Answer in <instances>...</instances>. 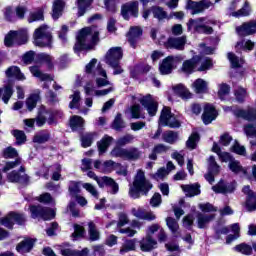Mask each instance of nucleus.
Wrapping results in <instances>:
<instances>
[{
  "mask_svg": "<svg viewBox=\"0 0 256 256\" xmlns=\"http://www.w3.org/2000/svg\"><path fill=\"white\" fill-rule=\"evenodd\" d=\"M99 43V29L95 26L86 27L79 31L74 51H85L93 49Z\"/></svg>",
  "mask_w": 256,
  "mask_h": 256,
  "instance_id": "obj_1",
  "label": "nucleus"
},
{
  "mask_svg": "<svg viewBox=\"0 0 256 256\" xmlns=\"http://www.w3.org/2000/svg\"><path fill=\"white\" fill-rule=\"evenodd\" d=\"M153 189V183L145 176V171L137 170L133 182L129 185L128 195L131 199H139L142 195H147Z\"/></svg>",
  "mask_w": 256,
  "mask_h": 256,
  "instance_id": "obj_2",
  "label": "nucleus"
},
{
  "mask_svg": "<svg viewBox=\"0 0 256 256\" xmlns=\"http://www.w3.org/2000/svg\"><path fill=\"white\" fill-rule=\"evenodd\" d=\"M86 73L96 77L97 87H107V85H111V82L107 80V72L103 69L101 63L97 64V59L95 58L86 65Z\"/></svg>",
  "mask_w": 256,
  "mask_h": 256,
  "instance_id": "obj_3",
  "label": "nucleus"
},
{
  "mask_svg": "<svg viewBox=\"0 0 256 256\" xmlns=\"http://www.w3.org/2000/svg\"><path fill=\"white\" fill-rule=\"evenodd\" d=\"M207 25H215V20H208L207 17H200L197 19H190L187 23L188 31H196V33H204V35H211L213 28Z\"/></svg>",
  "mask_w": 256,
  "mask_h": 256,
  "instance_id": "obj_4",
  "label": "nucleus"
},
{
  "mask_svg": "<svg viewBox=\"0 0 256 256\" xmlns=\"http://www.w3.org/2000/svg\"><path fill=\"white\" fill-rule=\"evenodd\" d=\"M34 45L36 47H51L53 36L49 32L48 25H42L34 31Z\"/></svg>",
  "mask_w": 256,
  "mask_h": 256,
  "instance_id": "obj_5",
  "label": "nucleus"
},
{
  "mask_svg": "<svg viewBox=\"0 0 256 256\" xmlns=\"http://www.w3.org/2000/svg\"><path fill=\"white\" fill-rule=\"evenodd\" d=\"M36 121V125L38 127H43V125L45 123L48 122V125H53V123H55V119L53 118V114L46 110L45 108H42L38 114V117L36 119H25L24 123L27 127H33V125H35V121Z\"/></svg>",
  "mask_w": 256,
  "mask_h": 256,
  "instance_id": "obj_6",
  "label": "nucleus"
},
{
  "mask_svg": "<svg viewBox=\"0 0 256 256\" xmlns=\"http://www.w3.org/2000/svg\"><path fill=\"white\" fill-rule=\"evenodd\" d=\"M29 39V34L27 30L20 31H10V33L5 37L4 43L6 47H11L13 43L17 45H25Z\"/></svg>",
  "mask_w": 256,
  "mask_h": 256,
  "instance_id": "obj_7",
  "label": "nucleus"
},
{
  "mask_svg": "<svg viewBox=\"0 0 256 256\" xmlns=\"http://www.w3.org/2000/svg\"><path fill=\"white\" fill-rule=\"evenodd\" d=\"M228 17H235L239 19L240 17H249L251 15V6L249 2H245L243 7L237 10V1H233L227 9Z\"/></svg>",
  "mask_w": 256,
  "mask_h": 256,
  "instance_id": "obj_8",
  "label": "nucleus"
},
{
  "mask_svg": "<svg viewBox=\"0 0 256 256\" xmlns=\"http://www.w3.org/2000/svg\"><path fill=\"white\" fill-rule=\"evenodd\" d=\"M121 59H123V49L121 47H112L105 55V63L109 67H117Z\"/></svg>",
  "mask_w": 256,
  "mask_h": 256,
  "instance_id": "obj_9",
  "label": "nucleus"
},
{
  "mask_svg": "<svg viewBox=\"0 0 256 256\" xmlns=\"http://www.w3.org/2000/svg\"><path fill=\"white\" fill-rule=\"evenodd\" d=\"M30 213L33 219H37V217H40L41 219H44V221H49V219L55 218V210L50 208H44L42 206H31Z\"/></svg>",
  "mask_w": 256,
  "mask_h": 256,
  "instance_id": "obj_10",
  "label": "nucleus"
},
{
  "mask_svg": "<svg viewBox=\"0 0 256 256\" xmlns=\"http://www.w3.org/2000/svg\"><path fill=\"white\" fill-rule=\"evenodd\" d=\"M121 15L126 21H129L131 17H139V2L131 1L122 5Z\"/></svg>",
  "mask_w": 256,
  "mask_h": 256,
  "instance_id": "obj_11",
  "label": "nucleus"
},
{
  "mask_svg": "<svg viewBox=\"0 0 256 256\" xmlns=\"http://www.w3.org/2000/svg\"><path fill=\"white\" fill-rule=\"evenodd\" d=\"M138 101L143 107L146 108L150 117H155V115H157V109H159V104L157 103L155 98H153V96L147 94L146 96L140 97Z\"/></svg>",
  "mask_w": 256,
  "mask_h": 256,
  "instance_id": "obj_12",
  "label": "nucleus"
},
{
  "mask_svg": "<svg viewBox=\"0 0 256 256\" xmlns=\"http://www.w3.org/2000/svg\"><path fill=\"white\" fill-rule=\"evenodd\" d=\"M160 125H167L168 127H181V123L171 114L169 107H164L160 115Z\"/></svg>",
  "mask_w": 256,
  "mask_h": 256,
  "instance_id": "obj_13",
  "label": "nucleus"
},
{
  "mask_svg": "<svg viewBox=\"0 0 256 256\" xmlns=\"http://www.w3.org/2000/svg\"><path fill=\"white\" fill-rule=\"evenodd\" d=\"M15 223H18V225H23V223H25V217H23L21 214L12 212L1 220V224L8 229H13V225H15Z\"/></svg>",
  "mask_w": 256,
  "mask_h": 256,
  "instance_id": "obj_14",
  "label": "nucleus"
},
{
  "mask_svg": "<svg viewBox=\"0 0 256 256\" xmlns=\"http://www.w3.org/2000/svg\"><path fill=\"white\" fill-rule=\"evenodd\" d=\"M175 67H177V58L168 56L160 64L159 71L161 75H169Z\"/></svg>",
  "mask_w": 256,
  "mask_h": 256,
  "instance_id": "obj_15",
  "label": "nucleus"
},
{
  "mask_svg": "<svg viewBox=\"0 0 256 256\" xmlns=\"http://www.w3.org/2000/svg\"><path fill=\"white\" fill-rule=\"evenodd\" d=\"M30 73H32L33 77H37L40 81H44L43 89H49V83L53 81V77L51 75L42 73L37 66L30 67Z\"/></svg>",
  "mask_w": 256,
  "mask_h": 256,
  "instance_id": "obj_16",
  "label": "nucleus"
},
{
  "mask_svg": "<svg viewBox=\"0 0 256 256\" xmlns=\"http://www.w3.org/2000/svg\"><path fill=\"white\" fill-rule=\"evenodd\" d=\"M236 31L241 37L253 35V33H256V20L243 23L236 28Z\"/></svg>",
  "mask_w": 256,
  "mask_h": 256,
  "instance_id": "obj_17",
  "label": "nucleus"
},
{
  "mask_svg": "<svg viewBox=\"0 0 256 256\" xmlns=\"http://www.w3.org/2000/svg\"><path fill=\"white\" fill-rule=\"evenodd\" d=\"M20 173L12 171L8 174V181L10 183H28L29 182V176L25 174V168H20Z\"/></svg>",
  "mask_w": 256,
  "mask_h": 256,
  "instance_id": "obj_18",
  "label": "nucleus"
},
{
  "mask_svg": "<svg viewBox=\"0 0 256 256\" xmlns=\"http://www.w3.org/2000/svg\"><path fill=\"white\" fill-rule=\"evenodd\" d=\"M203 123L209 125V123L217 119V110L211 104H206L204 107V113L202 115Z\"/></svg>",
  "mask_w": 256,
  "mask_h": 256,
  "instance_id": "obj_19",
  "label": "nucleus"
},
{
  "mask_svg": "<svg viewBox=\"0 0 256 256\" xmlns=\"http://www.w3.org/2000/svg\"><path fill=\"white\" fill-rule=\"evenodd\" d=\"M185 43H187L186 36L170 38L166 43V47L170 49H178V51H183L185 49Z\"/></svg>",
  "mask_w": 256,
  "mask_h": 256,
  "instance_id": "obj_20",
  "label": "nucleus"
},
{
  "mask_svg": "<svg viewBox=\"0 0 256 256\" xmlns=\"http://www.w3.org/2000/svg\"><path fill=\"white\" fill-rule=\"evenodd\" d=\"M200 60H201V56H194L192 59L184 61L182 65L183 73H187L188 75H191V73H193V71L197 69Z\"/></svg>",
  "mask_w": 256,
  "mask_h": 256,
  "instance_id": "obj_21",
  "label": "nucleus"
},
{
  "mask_svg": "<svg viewBox=\"0 0 256 256\" xmlns=\"http://www.w3.org/2000/svg\"><path fill=\"white\" fill-rule=\"evenodd\" d=\"M243 193L245 195H248V198L246 200V209L247 211H256V195L251 191V188L249 186H244Z\"/></svg>",
  "mask_w": 256,
  "mask_h": 256,
  "instance_id": "obj_22",
  "label": "nucleus"
},
{
  "mask_svg": "<svg viewBox=\"0 0 256 256\" xmlns=\"http://www.w3.org/2000/svg\"><path fill=\"white\" fill-rule=\"evenodd\" d=\"M141 35H143V30L141 29V27L134 26L130 28L127 38L131 47H136L137 41H139V37H141Z\"/></svg>",
  "mask_w": 256,
  "mask_h": 256,
  "instance_id": "obj_23",
  "label": "nucleus"
},
{
  "mask_svg": "<svg viewBox=\"0 0 256 256\" xmlns=\"http://www.w3.org/2000/svg\"><path fill=\"white\" fill-rule=\"evenodd\" d=\"M140 249L144 252L153 251L157 247V240L151 236L144 237L140 242Z\"/></svg>",
  "mask_w": 256,
  "mask_h": 256,
  "instance_id": "obj_24",
  "label": "nucleus"
},
{
  "mask_svg": "<svg viewBox=\"0 0 256 256\" xmlns=\"http://www.w3.org/2000/svg\"><path fill=\"white\" fill-rule=\"evenodd\" d=\"M235 187V184L227 185L225 182L220 181L212 187V190L214 193H222L223 195H226L227 193H233L235 191Z\"/></svg>",
  "mask_w": 256,
  "mask_h": 256,
  "instance_id": "obj_25",
  "label": "nucleus"
},
{
  "mask_svg": "<svg viewBox=\"0 0 256 256\" xmlns=\"http://www.w3.org/2000/svg\"><path fill=\"white\" fill-rule=\"evenodd\" d=\"M213 219H215V215L210 214H203V213H198L197 215V225L199 229H205V227H207V225H209V223H211V221H213Z\"/></svg>",
  "mask_w": 256,
  "mask_h": 256,
  "instance_id": "obj_26",
  "label": "nucleus"
},
{
  "mask_svg": "<svg viewBox=\"0 0 256 256\" xmlns=\"http://www.w3.org/2000/svg\"><path fill=\"white\" fill-rule=\"evenodd\" d=\"M63 9H65V2L63 0H55L52 6L53 19H59L63 15Z\"/></svg>",
  "mask_w": 256,
  "mask_h": 256,
  "instance_id": "obj_27",
  "label": "nucleus"
},
{
  "mask_svg": "<svg viewBox=\"0 0 256 256\" xmlns=\"http://www.w3.org/2000/svg\"><path fill=\"white\" fill-rule=\"evenodd\" d=\"M199 187V183H194L190 185H182L181 189L184 191L187 197H195V195H199V193H201Z\"/></svg>",
  "mask_w": 256,
  "mask_h": 256,
  "instance_id": "obj_28",
  "label": "nucleus"
},
{
  "mask_svg": "<svg viewBox=\"0 0 256 256\" xmlns=\"http://www.w3.org/2000/svg\"><path fill=\"white\" fill-rule=\"evenodd\" d=\"M33 249V240L24 239L16 246V251L24 255V253H29Z\"/></svg>",
  "mask_w": 256,
  "mask_h": 256,
  "instance_id": "obj_29",
  "label": "nucleus"
},
{
  "mask_svg": "<svg viewBox=\"0 0 256 256\" xmlns=\"http://www.w3.org/2000/svg\"><path fill=\"white\" fill-rule=\"evenodd\" d=\"M6 76L15 77L18 81H25V74L17 66H11L6 70Z\"/></svg>",
  "mask_w": 256,
  "mask_h": 256,
  "instance_id": "obj_30",
  "label": "nucleus"
},
{
  "mask_svg": "<svg viewBox=\"0 0 256 256\" xmlns=\"http://www.w3.org/2000/svg\"><path fill=\"white\" fill-rule=\"evenodd\" d=\"M228 167H229L230 171H232V173L247 175V169H245L241 165V162H239L238 160H235V159L231 160Z\"/></svg>",
  "mask_w": 256,
  "mask_h": 256,
  "instance_id": "obj_31",
  "label": "nucleus"
},
{
  "mask_svg": "<svg viewBox=\"0 0 256 256\" xmlns=\"http://www.w3.org/2000/svg\"><path fill=\"white\" fill-rule=\"evenodd\" d=\"M70 127L73 131L83 129V127H85V120L81 116L74 115L70 119Z\"/></svg>",
  "mask_w": 256,
  "mask_h": 256,
  "instance_id": "obj_32",
  "label": "nucleus"
},
{
  "mask_svg": "<svg viewBox=\"0 0 256 256\" xmlns=\"http://www.w3.org/2000/svg\"><path fill=\"white\" fill-rule=\"evenodd\" d=\"M112 142L113 137L106 135L97 143L100 155H103V153L109 149V145H111Z\"/></svg>",
  "mask_w": 256,
  "mask_h": 256,
  "instance_id": "obj_33",
  "label": "nucleus"
},
{
  "mask_svg": "<svg viewBox=\"0 0 256 256\" xmlns=\"http://www.w3.org/2000/svg\"><path fill=\"white\" fill-rule=\"evenodd\" d=\"M105 185L110 187L112 195H117V193H119V184H117L113 178L104 176V179L102 180V187H105Z\"/></svg>",
  "mask_w": 256,
  "mask_h": 256,
  "instance_id": "obj_34",
  "label": "nucleus"
},
{
  "mask_svg": "<svg viewBox=\"0 0 256 256\" xmlns=\"http://www.w3.org/2000/svg\"><path fill=\"white\" fill-rule=\"evenodd\" d=\"M13 97V87L11 85H7L4 88H0V99L7 105L9 103V99Z\"/></svg>",
  "mask_w": 256,
  "mask_h": 256,
  "instance_id": "obj_35",
  "label": "nucleus"
},
{
  "mask_svg": "<svg viewBox=\"0 0 256 256\" xmlns=\"http://www.w3.org/2000/svg\"><path fill=\"white\" fill-rule=\"evenodd\" d=\"M192 89H194L195 93H207V81L198 78L193 82Z\"/></svg>",
  "mask_w": 256,
  "mask_h": 256,
  "instance_id": "obj_36",
  "label": "nucleus"
},
{
  "mask_svg": "<svg viewBox=\"0 0 256 256\" xmlns=\"http://www.w3.org/2000/svg\"><path fill=\"white\" fill-rule=\"evenodd\" d=\"M231 231L234 233V235H228L226 238L227 245H231L233 241L239 239V233L241 231V227H239V223L232 224L230 226Z\"/></svg>",
  "mask_w": 256,
  "mask_h": 256,
  "instance_id": "obj_37",
  "label": "nucleus"
},
{
  "mask_svg": "<svg viewBox=\"0 0 256 256\" xmlns=\"http://www.w3.org/2000/svg\"><path fill=\"white\" fill-rule=\"evenodd\" d=\"M61 255L63 256H89V249L85 248L82 251L72 250L71 248H66L61 250Z\"/></svg>",
  "mask_w": 256,
  "mask_h": 256,
  "instance_id": "obj_38",
  "label": "nucleus"
},
{
  "mask_svg": "<svg viewBox=\"0 0 256 256\" xmlns=\"http://www.w3.org/2000/svg\"><path fill=\"white\" fill-rule=\"evenodd\" d=\"M39 91L35 94L30 95V97L26 100V106L28 111H31L32 109H35L37 107V103L41 101V97L39 96Z\"/></svg>",
  "mask_w": 256,
  "mask_h": 256,
  "instance_id": "obj_39",
  "label": "nucleus"
},
{
  "mask_svg": "<svg viewBox=\"0 0 256 256\" xmlns=\"http://www.w3.org/2000/svg\"><path fill=\"white\" fill-rule=\"evenodd\" d=\"M88 227L90 241H99L101 233H99V230H97V226H95V223L89 222Z\"/></svg>",
  "mask_w": 256,
  "mask_h": 256,
  "instance_id": "obj_40",
  "label": "nucleus"
},
{
  "mask_svg": "<svg viewBox=\"0 0 256 256\" xmlns=\"http://www.w3.org/2000/svg\"><path fill=\"white\" fill-rule=\"evenodd\" d=\"M186 7L187 9H190L191 15H199V13H203L201 2H195L193 0H189Z\"/></svg>",
  "mask_w": 256,
  "mask_h": 256,
  "instance_id": "obj_41",
  "label": "nucleus"
},
{
  "mask_svg": "<svg viewBox=\"0 0 256 256\" xmlns=\"http://www.w3.org/2000/svg\"><path fill=\"white\" fill-rule=\"evenodd\" d=\"M174 92L182 99H190L191 97V92H189V90L185 86H183V84L175 86Z\"/></svg>",
  "mask_w": 256,
  "mask_h": 256,
  "instance_id": "obj_42",
  "label": "nucleus"
},
{
  "mask_svg": "<svg viewBox=\"0 0 256 256\" xmlns=\"http://www.w3.org/2000/svg\"><path fill=\"white\" fill-rule=\"evenodd\" d=\"M141 158V151L137 148L126 149V160L127 161H137Z\"/></svg>",
  "mask_w": 256,
  "mask_h": 256,
  "instance_id": "obj_43",
  "label": "nucleus"
},
{
  "mask_svg": "<svg viewBox=\"0 0 256 256\" xmlns=\"http://www.w3.org/2000/svg\"><path fill=\"white\" fill-rule=\"evenodd\" d=\"M93 0H78V17H83L87 8L91 6Z\"/></svg>",
  "mask_w": 256,
  "mask_h": 256,
  "instance_id": "obj_44",
  "label": "nucleus"
},
{
  "mask_svg": "<svg viewBox=\"0 0 256 256\" xmlns=\"http://www.w3.org/2000/svg\"><path fill=\"white\" fill-rule=\"evenodd\" d=\"M197 143H199V134L197 132H194L190 135V137L186 141V147L187 149H190L191 151H193V149H196Z\"/></svg>",
  "mask_w": 256,
  "mask_h": 256,
  "instance_id": "obj_45",
  "label": "nucleus"
},
{
  "mask_svg": "<svg viewBox=\"0 0 256 256\" xmlns=\"http://www.w3.org/2000/svg\"><path fill=\"white\" fill-rule=\"evenodd\" d=\"M71 102L69 103L70 109H79V103H81V92L74 91L72 95H70Z\"/></svg>",
  "mask_w": 256,
  "mask_h": 256,
  "instance_id": "obj_46",
  "label": "nucleus"
},
{
  "mask_svg": "<svg viewBox=\"0 0 256 256\" xmlns=\"http://www.w3.org/2000/svg\"><path fill=\"white\" fill-rule=\"evenodd\" d=\"M163 140L165 141V143L173 145V143H177V141L179 140V134L173 131H168L163 134Z\"/></svg>",
  "mask_w": 256,
  "mask_h": 256,
  "instance_id": "obj_47",
  "label": "nucleus"
},
{
  "mask_svg": "<svg viewBox=\"0 0 256 256\" xmlns=\"http://www.w3.org/2000/svg\"><path fill=\"white\" fill-rule=\"evenodd\" d=\"M151 11L155 17V19H158V21H163V19H167V12L163 10V8L159 6H154L151 8Z\"/></svg>",
  "mask_w": 256,
  "mask_h": 256,
  "instance_id": "obj_48",
  "label": "nucleus"
},
{
  "mask_svg": "<svg viewBox=\"0 0 256 256\" xmlns=\"http://www.w3.org/2000/svg\"><path fill=\"white\" fill-rule=\"evenodd\" d=\"M199 65L200 67L197 68V71H207L213 67V62L207 57H200Z\"/></svg>",
  "mask_w": 256,
  "mask_h": 256,
  "instance_id": "obj_49",
  "label": "nucleus"
},
{
  "mask_svg": "<svg viewBox=\"0 0 256 256\" xmlns=\"http://www.w3.org/2000/svg\"><path fill=\"white\" fill-rule=\"evenodd\" d=\"M236 47L242 51H253L255 43L251 40H243L242 42H238Z\"/></svg>",
  "mask_w": 256,
  "mask_h": 256,
  "instance_id": "obj_50",
  "label": "nucleus"
},
{
  "mask_svg": "<svg viewBox=\"0 0 256 256\" xmlns=\"http://www.w3.org/2000/svg\"><path fill=\"white\" fill-rule=\"evenodd\" d=\"M228 59L234 68L242 67L243 63H245L242 58L237 57L234 53H228Z\"/></svg>",
  "mask_w": 256,
  "mask_h": 256,
  "instance_id": "obj_51",
  "label": "nucleus"
},
{
  "mask_svg": "<svg viewBox=\"0 0 256 256\" xmlns=\"http://www.w3.org/2000/svg\"><path fill=\"white\" fill-rule=\"evenodd\" d=\"M112 127L116 131H121V129H125V121H123V116L120 113L116 115Z\"/></svg>",
  "mask_w": 256,
  "mask_h": 256,
  "instance_id": "obj_52",
  "label": "nucleus"
},
{
  "mask_svg": "<svg viewBox=\"0 0 256 256\" xmlns=\"http://www.w3.org/2000/svg\"><path fill=\"white\" fill-rule=\"evenodd\" d=\"M43 19V9H39L29 14L28 23H34V21H43Z\"/></svg>",
  "mask_w": 256,
  "mask_h": 256,
  "instance_id": "obj_53",
  "label": "nucleus"
},
{
  "mask_svg": "<svg viewBox=\"0 0 256 256\" xmlns=\"http://www.w3.org/2000/svg\"><path fill=\"white\" fill-rule=\"evenodd\" d=\"M166 225L168 229H170L171 233H177V231H179V223H177V220L174 218H166Z\"/></svg>",
  "mask_w": 256,
  "mask_h": 256,
  "instance_id": "obj_54",
  "label": "nucleus"
},
{
  "mask_svg": "<svg viewBox=\"0 0 256 256\" xmlns=\"http://www.w3.org/2000/svg\"><path fill=\"white\" fill-rule=\"evenodd\" d=\"M129 251H135V240H127L120 249L121 255L129 253Z\"/></svg>",
  "mask_w": 256,
  "mask_h": 256,
  "instance_id": "obj_55",
  "label": "nucleus"
},
{
  "mask_svg": "<svg viewBox=\"0 0 256 256\" xmlns=\"http://www.w3.org/2000/svg\"><path fill=\"white\" fill-rule=\"evenodd\" d=\"M50 137L51 136L49 135L48 132H41L40 134H37L34 136L33 141H34V143H39V144L47 143V141H49Z\"/></svg>",
  "mask_w": 256,
  "mask_h": 256,
  "instance_id": "obj_56",
  "label": "nucleus"
},
{
  "mask_svg": "<svg viewBox=\"0 0 256 256\" xmlns=\"http://www.w3.org/2000/svg\"><path fill=\"white\" fill-rule=\"evenodd\" d=\"M235 251H238V253H242L243 255H251L253 248L245 243H242L235 247Z\"/></svg>",
  "mask_w": 256,
  "mask_h": 256,
  "instance_id": "obj_57",
  "label": "nucleus"
},
{
  "mask_svg": "<svg viewBox=\"0 0 256 256\" xmlns=\"http://www.w3.org/2000/svg\"><path fill=\"white\" fill-rule=\"evenodd\" d=\"M69 193L76 197L78 193H81V187L79 186V182L70 181L69 182Z\"/></svg>",
  "mask_w": 256,
  "mask_h": 256,
  "instance_id": "obj_58",
  "label": "nucleus"
},
{
  "mask_svg": "<svg viewBox=\"0 0 256 256\" xmlns=\"http://www.w3.org/2000/svg\"><path fill=\"white\" fill-rule=\"evenodd\" d=\"M135 139L134 135L131 134H127L123 137H121L118 141H117V145H119V147H123L129 143H133V140Z\"/></svg>",
  "mask_w": 256,
  "mask_h": 256,
  "instance_id": "obj_59",
  "label": "nucleus"
},
{
  "mask_svg": "<svg viewBox=\"0 0 256 256\" xmlns=\"http://www.w3.org/2000/svg\"><path fill=\"white\" fill-rule=\"evenodd\" d=\"M83 189L87 190L92 197H95L96 199H99V192L97 191V188L93 186L91 183H84L82 184Z\"/></svg>",
  "mask_w": 256,
  "mask_h": 256,
  "instance_id": "obj_60",
  "label": "nucleus"
},
{
  "mask_svg": "<svg viewBox=\"0 0 256 256\" xmlns=\"http://www.w3.org/2000/svg\"><path fill=\"white\" fill-rule=\"evenodd\" d=\"M95 134H85L81 138L82 147H91Z\"/></svg>",
  "mask_w": 256,
  "mask_h": 256,
  "instance_id": "obj_61",
  "label": "nucleus"
},
{
  "mask_svg": "<svg viewBox=\"0 0 256 256\" xmlns=\"http://www.w3.org/2000/svg\"><path fill=\"white\" fill-rule=\"evenodd\" d=\"M219 169L220 167L217 165L215 157L210 156L208 159V171H211L212 173H219Z\"/></svg>",
  "mask_w": 256,
  "mask_h": 256,
  "instance_id": "obj_62",
  "label": "nucleus"
},
{
  "mask_svg": "<svg viewBox=\"0 0 256 256\" xmlns=\"http://www.w3.org/2000/svg\"><path fill=\"white\" fill-rule=\"evenodd\" d=\"M127 154V149L116 147L111 151L112 157H120L121 159H125Z\"/></svg>",
  "mask_w": 256,
  "mask_h": 256,
  "instance_id": "obj_63",
  "label": "nucleus"
},
{
  "mask_svg": "<svg viewBox=\"0 0 256 256\" xmlns=\"http://www.w3.org/2000/svg\"><path fill=\"white\" fill-rule=\"evenodd\" d=\"M103 173H111L115 169V162L113 160H107L103 162Z\"/></svg>",
  "mask_w": 256,
  "mask_h": 256,
  "instance_id": "obj_64",
  "label": "nucleus"
}]
</instances>
